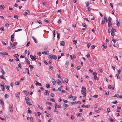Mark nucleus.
Returning a JSON list of instances; mask_svg holds the SVG:
<instances>
[{
	"instance_id": "nucleus-1",
	"label": "nucleus",
	"mask_w": 122,
	"mask_h": 122,
	"mask_svg": "<svg viewBox=\"0 0 122 122\" xmlns=\"http://www.w3.org/2000/svg\"><path fill=\"white\" fill-rule=\"evenodd\" d=\"M10 46L12 49H14L16 48L15 45L12 43L10 41Z\"/></svg>"
},
{
	"instance_id": "nucleus-2",
	"label": "nucleus",
	"mask_w": 122,
	"mask_h": 122,
	"mask_svg": "<svg viewBox=\"0 0 122 122\" xmlns=\"http://www.w3.org/2000/svg\"><path fill=\"white\" fill-rule=\"evenodd\" d=\"M36 82L35 83V84L36 85V86H37V85H38L39 86H42V85H41V83L37 81H36L35 80V81L34 82Z\"/></svg>"
},
{
	"instance_id": "nucleus-3",
	"label": "nucleus",
	"mask_w": 122,
	"mask_h": 122,
	"mask_svg": "<svg viewBox=\"0 0 122 122\" xmlns=\"http://www.w3.org/2000/svg\"><path fill=\"white\" fill-rule=\"evenodd\" d=\"M30 57L31 59L33 60H36L37 59L36 57L35 56H33L32 55H30Z\"/></svg>"
},
{
	"instance_id": "nucleus-4",
	"label": "nucleus",
	"mask_w": 122,
	"mask_h": 122,
	"mask_svg": "<svg viewBox=\"0 0 122 122\" xmlns=\"http://www.w3.org/2000/svg\"><path fill=\"white\" fill-rule=\"evenodd\" d=\"M9 107L10 111L11 112H12L13 111V110L12 107L11 106V105L10 104H9Z\"/></svg>"
},
{
	"instance_id": "nucleus-5",
	"label": "nucleus",
	"mask_w": 122,
	"mask_h": 122,
	"mask_svg": "<svg viewBox=\"0 0 122 122\" xmlns=\"http://www.w3.org/2000/svg\"><path fill=\"white\" fill-rule=\"evenodd\" d=\"M56 82L59 85H60L61 84V81H60L59 79H57L56 80Z\"/></svg>"
},
{
	"instance_id": "nucleus-6",
	"label": "nucleus",
	"mask_w": 122,
	"mask_h": 122,
	"mask_svg": "<svg viewBox=\"0 0 122 122\" xmlns=\"http://www.w3.org/2000/svg\"><path fill=\"white\" fill-rule=\"evenodd\" d=\"M60 44L61 46H64L65 45V43L64 41H61L60 42Z\"/></svg>"
},
{
	"instance_id": "nucleus-7",
	"label": "nucleus",
	"mask_w": 122,
	"mask_h": 122,
	"mask_svg": "<svg viewBox=\"0 0 122 122\" xmlns=\"http://www.w3.org/2000/svg\"><path fill=\"white\" fill-rule=\"evenodd\" d=\"M51 81L53 85H55V84L56 81L53 78L51 79Z\"/></svg>"
},
{
	"instance_id": "nucleus-8",
	"label": "nucleus",
	"mask_w": 122,
	"mask_h": 122,
	"mask_svg": "<svg viewBox=\"0 0 122 122\" xmlns=\"http://www.w3.org/2000/svg\"><path fill=\"white\" fill-rule=\"evenodd\" d=\"M25 61L26 62H27V64L28 65H29L30 64V62L28 59L27 58H25Z\"/></svg>"
},
{
	"instance_id": "nucleus-9",
	"label": "nucleus",
	"mask_w": 122,
	"mask_h": 122,
	"mask_svg": "<svg viewBox=\"0 0 122 122\" xmlns=\"http://www.w3.org/2000/svg\"><path fill=\"white\" fill-rule=\"evenodd\" d=\"M25 71L27 72L28 74L29 75V69L27 68H26L25 70Z\"/></svg>"
},
{
	"instance_id": "nucleus-10",
	"label": "nucleus",
	"mask_w": 122,
	"mask_h": 122,
	"mask_svg": "<svg viewBox=\"0 0 122 122\" xmlns=\"http://www.w3.org/2000/svg\"><path fill=\"white\" fill-rule=\"evenodd\" d=\"M1 86L2 87V90L3 91H4L5 89V87L4 86V85H2L1 84Z\"/></svg>"
},
{
	"instance_id": "nucleus-11",
	"label": "nucleus",
	"mask_w": 122,
	"mask_h": 122,
	"mask_svg": "<svg viewBox=\"0 0 122 122\" xmlns=\"http://www.w3.org/2000/svg\"><path fill=\"white\" fill-rule=\"evenodd\" d=\"M112 24H111V23H108V27H109L111 28L112 26Z\"/></svg>"
},
{
	"instance_id": "nucleus-12",
	"label": "nucleus",
	"mask_w": 122,
	"mask_h": 122,
	"mask_svg": "<svg viewBox=\"0 0 122 122\" xmlns=\"http://www.w3.org/2000/svg\"><path fill=\"white\" fill-rule=\"evenodd\" d=\"M23 92L24 93H25V94L26 96H27L29 94L28 92H27L26 90H24L23 91Z\"/></svg>"
},
{
	"instance_id": "nucleus-13",
	"label": "nucleus",
	"mask_w": 122,
	"mask_h": 122,
	"mask_svg": "<svg viewBox=\"0 0 122 122\" xmlns=\"http://www.w3.org/2000/svg\"><path fill=\"white\" fill-rule=\"evenodd\" d=\"M0 54H1L3 55H7L8 54V53L7 52H3V53L1 52H0Z\"/></svg>"
},
{
	"instance_id": "nucleus-14",
	"label": "nucleus",
	"mask_w": 122,
	"mask_h": 122,
	"mask_svg": "<svg viewBox=\"0 0 122 122\" xmlns=\"http://www.w3.org/2000/svg\"><path fill=\"white\" fill-rule=\"evenodd\" d=\"M81 93L83 95L86 94V92L85 91L81 90Z\"/></svg>"
},
{
	"instance_id": "nucleus-15",
	"label": "nucleus",
	"mask_w": 122,
	"mask_h": 122,
	"mask_svg": "<svg viewBox=\"0 0 122 122\" xmlns=\"http://www.w3.org/2000/svg\"><path fill=\"white\" fill-rule=\"evenodd\" d=\"M49 56L48 57V58L50 59H53V57H52V56H53V55H48Z\"/></svg>"
},
{
	"instance_id": "nucleus-16",
	"label": "nucleus",
	"mask_w": 122,
	"mask_h": 122,
	"mask_svg": "<svg viewBox=\"0 0 122 122\" xmlns=\"http://www.w3.org/2000/svg\"><path fill=\"white\" fill-rule=\"evenodd\" d=\"M32 38L34 41L35 42V43H37V40L36 39V38L34 37H32Z\"/></svg>"
},
{
	"instance_id": "nucleus-17",
	"label": "nucleus",
	"mask_w": 122,
	"mask_h": 122,
	"mask_svg": "<svg viewBox=\"0 0 122 122\" xmlns=\"http://www.w3.org/2000/svg\"><path fill=\"white\" fill-rule=\"evenodd\" d=\"M111 32H112V33H114L116 32V30L115 29L112 28L111 30Z\"/></svg>"
},
{
	"instance_id": "nucleus-18",
	"label": "nucleus",
	"mask_w": 122,
	"mask_h": 122,
	"mask_svg": "<svg viewBox=\"0 0 122 122\" xmlns=\"http://www.w3.org/2000/svg\"><path fill=\"white\" fill-rule=\"evenodd\" d=\"M116 77H117V79H118L120 78V77L119 76V75L118 74H116L115 76Z\"/></svg>"
},
{
	"instance_id": "nucleus-19",
	"label": "nucleus",
	"mask_w": 122,
	"mask_h": 122,
	"mask_svg": "<svg viewBox=\"0 0 122 122\" xmlns=\"http://www.w3.org/2000/svg\"><path fill=\"white\" fill-rule=\"evenodd\" d=\"M20 92H18L16 93V96L17 97L19 98V96L20 95Z\"/></svg>"
},
{
	"instance_id": "nucleus-20",
	"label": "nucleus",
	"mask_w": 122,
	"mask_h": 122,
	"mask_svg": "<svg viewBox=\"0 0 122 122\" xmlns=\"http://www.w3.org/2000/svg\"><path fill=\"white\" fill-rule=\"evenodd\" d=\"M86 6L88 7L89 6V1H87L86 3L85 2Z\"/></svg>"
},
{
	"instance_id": "nucleus-21",
	"label": "nucleus",
	"mask_w": 122,
	"mask_h": 122,
	"mask_svg": "<svg viewBox=\"0 0 122 122\" xmlns=\"http://www.w3.org/2000/svg\"><path fill=\"white\" fill-rule=\"evenodd\" d=\"M112 19L111 18V17H109L108 19V20L109 21L108 23H111Z\"/></svg>"
},
{
	"instance_id": "nucleus-22",
	"label": "nucleus",
	"mask_w": 122,
	"mask_h": 122,
	"mask_svg": "<svg viewBox=\"0 0 122 122\" xmlns=\"http://www.w3.org/2000/svg\"><path fill=\"white\" fill-rule=\"evenodd\" d=\"M1 72L2 73V74L3 75H5V72L2 69H1Z\"/></svg>"
},
{
	"instance_id": "nucleus-23",
	"label": "nucleus",
	"mask_w": 122,
	"mask_h": 122,
	"mask_svg": "<svg viewBox=\"0 0 122 122\" xmlns=\"http://www.w3.org/2000/svg\"><path fill=\"white\" fill-rule=\"evenodd\" d=\"M77 40H74L73 41V43L74 45H76L77 43Z\"/></svg>"
},
{
	"instance_id": "nucleus-24",
	"label": "nucleus",
	"mask_w": 122,
	"mask_h": 122,
	"mask_svg": "<svg viewBox=\"0 0 122 122\" xmlns=\"http://www.w3.org/2000/svg\"><path fill=\"white\" fill-rule=\"evenodd\" d=\"M38 108L42 110H43V108L41 106H40L39 105H38Z\"/></svg>"
},
{
	"instance_id": "nucleus-25",
	"label": "nucleus",
	"mask_w": 122,
	"mask_h": 122,
	"mask_svg": "<svg viewBox=\"0 0 122 122\" xmlns=\"http://www.w3.org/2000/svg\"><path fill=\"white\" fill-rule=\"evenodd\" d=\"M108 119L111 122H114L115 121L113 119L111 118H109Z\"/></svg>"
},
{
	"instance_id": "nucleus-26",
	"label": "nucleus",
	"mask_w": 122,
	"mask_h": 122,
	"mask_svg": "<svg viewBox=\"0 0 122 122\" xmlns=\"http://www.w3.org/2000/svg\"><path fill=\"white\" fill-rule=\"evenodd\" d=\"M48 52L47 51H45L43 52L42 54H45L46 55H47L48 54Z\"/></svg>"
},
{
	"instance_id": "nucleus-27",
	"label": "nucleus",
	"mask_w": 122,
	"mask_h": 122,
	"mask_svg": "<svg viewBox=\"0 0 122 122\" xmlns=\"http://www.w3.org/2000/svg\"><path fill=\"white\" fill-rule=\"evenodd\" d=\"M82 26L86 28H87V26L84 23H82Z\"/></svg>"
},
{
	"instance_id": "nucleus-28",
	"label": "nucleus",
	"mask_w": 122,
	"mask_h": 122,
	"mask_svg": "<svg viewBox=\"0 0 122 122\" xmlns=\"http://www.w3.org/2000/svg\"><path fill=\"white\" fill-rule=\"evenodd\" d=\"M46 104H49V105L50 106H52V103L51 102H46Z\"/></svg>"
},
{
	"instance_id": "nucleus-29",
	"label": "nucleus",
	"mask_w": 122,
	"mask_h": 122,
	"mask_svg": "<svg viewBox=\"0 0 122 122\" xmlns=\"http://www.w3.org/2000/svg\"><path fill=\"white\" fill-rule=\"evenodd\" d=\"M28 113L29 114L31 113H32V111L30 110V108H28Z\"/></svg>"
},
{
	"instance_id": "nucleus-30",
	"label": "nucleus",
	"mask_w": 122,
	"mask_h": 122,
	"mask_svg": "<svg viewBox=\"0 0 122 122\" xmlns=\"http://www.w3.org/2000/svg\"><path fill=\"white\" fill-rule=\"evenodd\" d=\"M25 100L26 101H29L30 100V99H29V98L27 97L26 96L25 97Z\"/></svg>"
},
{
	"instance_id": "nucleus-31",
	"label": "nucleus",
	"mask_w": 122,
	"mask_h": 122,
	"mask_svg": "<svg viewBox=\"0 0 122 122\" xmlns=\"http://www.w3.org/2000/svg\"><path fill=\"white\" fill-rule=\"evenodd\" d=\"M52 57H53V59L55 60H56L57 59V57L55 55H53V56H52Z\"/></svg>"
},
{
	"instance_id": "nucleus-32",
	"label": "nucleus",
	"mask_w": 122,
	"mask_h": 122,
	"mask_svg": "<svg viewBox=\"0 0 122 122\" xmlns=\"http://www.w3.org/2000/svg\"><path fill=\"white\" fill-rule=\"evenodd\" d=\"M116 21L117 23V25L119 27L120 26L119 22L117 20H116Z\"/></svg>"
},
{
	"instance_id": "nucleus-33",
	"label": "nucleus",
	"mask_w": 122,
	"mask_h": 122,
	"mask_svg": "<svg viewBox=\"0 0 122 122\" xmlns=\"http://www.w3.org/2000/svg\"><path fill=\"white\" fill-rule=\"evenodd\" d=\"M46 87L48 88H49L50 86V85L48 83L46 85Z\"/></svg>"
},
{
	"instance_id": "nucleus-34",
	"label": "nucleus",
	"mask_w": 122,
	"mask_h": 122,
	"mask_svg": "<svg viewBox=\"0 0 122 122\" xmlns=\"http://www.w3.org/2000/svg\"><path fill=\"white\" fill-rule=\"evenodd\" d=\"M13 56L16 58H18L19 56V55L18 54H14L13 55Z\"/></svg>"
},
{
	"instance_id": "nucleus-35",
	"label": "nucleus",
	"mask_w": 122,
	"mask_h": 122,
	"mask_svg": "<svg viewBox=\"0 0 122 122\" xmlns=\"http://www.w3.org/2000/svg\"><path fill=\"white\" fill-rule=\"evenodd\" d=\"M69 61H66V62L65 65L67 66L68 65H69Z\"/></svg>"
},
{
	"instance_id": "nucleus-36",
	"label": "nucleus",
	"mask_w": 122,
	"mask_h": 122,
	"mask_svg": "<svg viewBox=\"0 0 122 122\" xmlns=\"http://www.w3.org/2000/svg\"><path fill=\"white\" fill-rule=\"evenodd\" d=\"M57 38L58 39H60V34L59 33H57Z\"/></svg>"
},
{
	"instance_id": "nucleus-37",
	"label": "nucleus",
	"mask_w": 122,
	"mask_h": 122,
	"mask_svg": "<svg viewBox=\"0 0 122 122\" xmlns=\"http://www.w3.org/2000/svg\"><path fill=\"white\" fill-rule=\"evenodd\" d=\"M9 95L7 94H5V98L6 99L8 98Z\"/></svg>"
},
{
	"instance_id": "nucleus-38",
	"label": "nucleus",
	"mask_w": 122,
	"mask_h": 122,
	"mask_svg": "<svg viewBox=\"0 0 122 122\" xmlns=\"http://www.w3.org/2000/svg\"><path fill=\"white\" fill-rule=\"evenodd\" d=\"M15 36L14 34V33L11 36V39H14V36Z\"/></svg>"
},
{
	"instance_id": "nucleus-39",
	"label": "nucleus",
	"mask_w": 122,
	"mask_h": 122,
	"mask_svg": "<svg viewBox=\"0 0 122 122\" xmlns=\"http://www.w3.org/2000/svg\"><path fill=\"white\" fill-rule=\"evenodd\" d=\"M22 30L21 29H18L17 30H15V32H18L19 31H21Z\"/></svg>"
},
{
	"instance_id": "nucleus-40",
	"label": "nucleus",
	"mask_w": 122,
	"mask_h": 122,
	"mask_svg": "<svg viewBox=\"0 0 122 122\" xmlns=\"http://www.w3.org/2000/svg\"><path fill=\"white\" fill-rule=\"evenodd\" d=\"M105 44L104 43H103L102 46L103 48L106 49L107 48V46L106 45V46H105Z\"/></svg>"
},
{
	"instance_id": "nucleus-41",
	"label": "nucleus",
	"mask_w": 122,
	"mask_h": 122,
	"mask_svg": "<svg viewBox=\"0 0 122 122\" xmlns=\"http://www.w3.org/2000/svg\"><path fill=\"white\" fill-rule=\"evenodd\" d=\"M37 22L38 23L40 24H42L41 21L40 20H37Z\"/></svg>"
},
{
	"instance_id": "nucleus-42",
	"label": "nucleus",
	"mask_w": 122,
	"mask_h": 122,
	"mask_svg": "<svg viewBox=\"0 0 122 122\" xmlns=\"http://www.w3.org/2000/svg\"><path fill=\"white\" fill-rule=\"evenodd\" d=\"M0 77L2 79H3L4 80L5 79V78L4 77L3 75H0Z\"/></svg>"
},
{
	"instance_id": "nucleus-43",
	"label": "nucleus",
	"mask_w": 122,
	"mask_h": 122,
	"mask_svg": "<svg viewBox=\"0 0 122 122\" xmlns=\"http://www.w3.org/2000/svg\"><path fill=\"white\" fill-rule=\"evenodd\" d=\"M50 101L55 102L54 99L53 98H52L51 99Z\"/></svg>"
},
{
	"instance_id": "nucleus-44",
	"label": "nucleus",
	"mask_w": 122,
	"mask_h": 122,
	"mask_svg": "<svg viewBox=\"0 0 122 122\" xmlns=\"http://www.w3.org/2000/svg\"><path fill=\"white\" fill-rule=\"evenodd\" d=\"M77 97L76 96H74V97H72V98L73 101H74L75 100H76V99L77 98Z\"/></svg>"
},
{
	"instance_id": "nucleus-45",
	"label": "nucleus",
	"mask_w": 122,
	"mask_h": 122,
	"mask_svg": "<svg viewBox=\"0 0 122 122\" xmlns=\"http://www.w3.org/2000/svg\"><path fill=\"white\" fill-rule=\"evenodd\" d=\"M63 106L66 107H68L69 106V105L68 104H66L65 103H64L63 105Z\"/></svg>"
},
{
	"instance_id": "nucleus-46",
	"label": "nucleus",
	"mask_w": 122,
	"mask_h": 122,
	"mask_svg": "<svg viewBox=\"0 0 122 122\" xmlns=\"http://www.w3.org/2000/svg\"><path fill=\"white\" fill-rule=\"evenodd\" d=\"M1 42L2 43V44L4 45H6V44L5 43V42L3 41H1Z\"/></svg>"
},
{
	"instance_id": "nucleus-47",
	"label": "nucleus",
	"mask_w": 122,
	"mask_h": 122,
	"mask_svg": "<svg viewBox=\"0 0 122 122\" xmlns=\"http://www.w3.org/2000/svg\"><path fill=\"white\" fill-rule=\"evenodd\" d=\"M26 103L27 104L29 105H32V104L31 102H30L28 101L26 102Z\"/></svg>"
},
{
	"instance_id": "nucleus-48",
	"label": "nucleus",
	"mask_w": 122,
	"mask_h": 122,
	"mask_svg": "<svg viewBox=\"0 0 122 122\" xmlns=\"http://www.w3.org/2000/svg\"><path fill=\"white\" fill-rule=\"evenodd\" d=\"M91 45V43H89L88 44H87V46L88 48H89L90 46Z\"/></svg>"
},
{
	"instance_id": "nucleus-49",
	"label": "nucleus",
	"mask_w": 122,
	"mask_h": 122,
	"mask_svg": "<svg viewBox=\"0 0 122 122\" xmlns=\"http://www.w3.org/2000/svg\"><path fill=\"white\" fill-rule=\"evenodd\" d=\"M25 77H23L22 78H21L20 80V82L21 81H22L23 80H25Z\"/></svg>"
},
{
	"instance_id": "nucleus-50",
	"label": "nucleus",
	"mask_w": 122,
	"mask_h": 122,
	"mask_svg": "<svg viewBox=\"0 0 122 122\" xmlns=\"http://www.w3.org/2000/svg\"><path fill=\"white\" fill-rule=\"evenodd\" d=\"M113 37L112 38V41L114 43H115L116 42V40L114 39H113Z\"/></svg>"
},
{
	"instance_id": "nucleus-51",
	"label": "nucleus",
	"mask_w": 122,
	"mask_h": 122,
	"mask_svg": "<svg viewBox=\"0 0 122 122\" xmlns=\"http://www.w3.org/2000/svg\"><path fill=\"white\" fill-rule=\"evenodd\" d=\"M18 68H21V64L20 63L18 65Z\"/></svg>"
},
{
	"instance_id": "nucleus-52",
	"label": "nucleus",
	"mask_w": 122,
	"mask_h": 122,
	"mask_svg": "<svg viewBox=\"0 0 122 122\" xmlns=\"http://www.w3.org/2000/svg\"><path fill=\"white\" fill-rule=\"evenodd\" d=\"M14 18L15 19H18V16L16 15H14Z\"/></svg>"
},
{
	"instance_id": "nucleus-53",
	"label": "nucleus",
	"mask_w": 122,
	"mask_h": 122,
	"mask_svg": "<svg viewBox=\"0 0 122 122\" xmlns=\"http://www.w3.org/2000/svg\"><path fill=\"white\" fill-rule=\"evenodd\" d=\"M30 120L32 122H33V119L32 117H30Z\"/></svg>"
},
{
	"instance_id": "nucleus-54",
	"label": "nucleus",
	"mask_w": 122,
	"mask_h": 122,
	"mask_svg": "<svg viewBox=\"0 0 122 122\" xmlns=\"http://www.w3.org/2000/svg\"><path fill=\"white\" fill-rule=\"evenodd\" d=\"M81 113H79L77 114H76V116L77 117H80L81 116Z\"/></svg>"
},
{
	"instance_id": "nucleus-55",
	"label": "nucleus",
	"mask_w": 122,
	"mask_h": 122,
	"mask_svg": "<svg viewBox=\"0 0 122 122\" xmlns=\"http://www.w3.org/2000/svg\"><path fill=\"white\" fill-rule=\"evenodd\" d=\"M104 19L105 20L106 22L107 23V22L108 20H107V17H106V16H105L104 17Z\"/></svg>"
},
{
	"instance_id": "nucleus-56",
	"label": "nucleus",
	"mask_w": 122,
	"mask_h": 122,
	"mask_svg": "<svg viewBox=\"0 0 122 122\" xmlns=\"http://www.w3.org/2000/svg\"><path fill=\"white\" fill-rule=\"evenodd\" d=\"M82 90L85 91L86 90V88L84 87L83 86H82Z\"/></svg>"
},
{
	"instance_id": "nucleus-57",
	"label": "nucleus",
	"mask_w": 122,
	"mask_h": 122,
	"mask_svg": "<svg viewBox=\"0 0 122 122\" xmlns=\"http://www.w3.org/2000/svg\"><path fill=\"white\" fill-rule=\"evenodd\" d=\"M65 81L66 83H67L68 81V80L67 78H66L65 80Z\"/></svg>"
},
{
	"instance_id": "nucleus-58",
	"label": "nucleus",
	"mask_w": 122,
	"mask_h": 122,
	"mask_svg": "<svg viewBox=\"0 0 122 122\" xmlns=\"http://www.w3.org/2000/svg\"><path fill=\"white\" fill-rule=\"evenodd\" d=\"M105 23V21L104 20H102L101 24H103Z\"/></svg>"
},
{
	"instance_id": "nucleus-59",
	"label": "nucleus",
	"mask_w": 122,
	"mask_h": 122,
	"mask_svg": "<svg viewBox=\"0 0 122 122\" xmlns=\"http://www.w3.org/2000/svg\"><path fill=\"white\" fill-rule=\"evenodd\" d=\"M29 67L30 69H33L34 68L33 66L32 65H29Z\"/></svg>"
},
{
	"instance_id": "nucleus-60",
	"label": "nucleus",
	"mask_w": 122,
	"mask_h": 122,
	"mask_svg": "<svg viewBox=\"0 0 122 122\" xmlns=\"http://www.w3.org/2000/svg\"><path fill=\"white\" fill-rule=\"evenodd\" d=\"M50 69H51V70H53V67L51 66H49Z\"/></svg>"
},
{
	"instance_id": "nucleus-61",
	"label": "nucleus",
	"mask_w": 122,
	"mask_h": 122,
	"mask_svg": "<svg viewBox=\"0 0 122 122\" xmlns=\"http://www.w3.org/2000/svg\"><path fill=\"white\" fill-rule=\"evenodd\" d=\"M20 82L19 81H19H17V82H16L15 83V84L16 85H18L19 84V83H20Z\"/></svg>"
},
{
	"instance_id": "nucleus-62",
	"label": "nucleus",
	"mask_w": 122,
	"mask_h": 122,
	"mask_svg": "<svg viewBox=\"0 0 122 122\" xmlns=\"http://www.w3.org/2000/svg\"><path fill=\"white\" fill-rule=\"evenodd\" d=\"M109 91H107L106 93H105V95H109Z\"/></svg>"
},
{
	"instance_id": "nucleus-63",
	"label": "nucleus",
	"mask_w": 122,
	"mask_h": 122,
	"mask_svg": "<svg viewBox=\"0 0 122 122\" xmlns=\"http://www.w3.org/2000/svg\"><path fill=\"white\" fill-rule=\"evenodd\" d=\"M80 68L81 67L79 66H77L76 67V68L77 70H79L80 69Z\"/></svg>"
},
{
	"instance_id": "nucleus-64",
	"label": "nucleus",
	"mask_w": 122,
	"mask_h": 122,
	"mask_svg": "<svg viewBox=\"0 0 122 122\" xmlns=\"http://www.w3.org/2000/svg\"><path fill=\"white\" fill-rule=\"evenodd\" d=\"M95 47V46L94 45H93L91 46V48L92 49H94Z\"/></svg>"
}]
</instances>
